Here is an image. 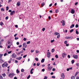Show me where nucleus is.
I'll use <instances>...</instances> for the list:
<instances>
[{"label": "nucleus", "mask_w": 79, "mask_h": 79, "mask_svg": "<svg viewBox=\"0 0 79 79\" xmlns=\"http://www.w3.org/2000/svg\"><path fill=\"white\" fill-rule=\"evenodd\" d=\"M8 64L6 63V62H4L2 64V67L4 68V67H7Z\"/></svg>", "instance_id": "1"}, {"label": "nucleus", "mask_w": 79, "mask_h": 79, "mask_svg": "<svg viewBox=\"0 0 79 79\" xmlns=\"http://www.w3.org/2000/svg\"><path fill=\"white\" fill-rule=\"evenodd\" d=\"M15 75V74L13 73H10L9 75V77H13Z\"/></svg>", "instance_id": "2"}, {"label": "nucleus", "mask_w": 79, "mask_h": 79, "mask_svg": "<svg viewBox=\"0 0 79 79\" xmlns=\"http://www.w3.org/2000/svg\"><path fill=\"white\" fill-rule=\"evenodd\" d=\"M11 56L12 58H16V55L15 53H12Z\"/></svg>", "instance_id": "3"}, {"label": "nucleus", "mask_w": 79, "mask_h": 79, "mask_svg": "<svg viewBox=\"0 0 79 79\" xmlns=\"http://www.w3.org/2000/svg\"><path fill=\"white\" fill-rule=\"evenodd\" d=\"M73 58H75V59H77V58H78V56H77V55H76L74 54L73 55Z\"/></svg>", "instance_id": "4"}, {"label": "nucleus", "mask_w": 79, "mask_h": 79, "mask_svg": "<svg viewBox=\"0 0 79 79\" xmlns=\"http://www.w3.org/2000/svg\"><path fill=\"white\" fill-rule=\"evenodd\" d=\"M61 77H62L63 79H64V73H61Z\"/></svg>", "instance_id": "5"}, {"label": "nucleus", "mask_w": 79, "mask_h": 79, "mask_svg": "<svg viewBox=\"0 0 79 79\" xmlns=\"http://www.w3.org/2000/svg\"><path fill=\"white\" fill-rule=\"evenodd\" d=\"M60 23H62V26H64L65 25V23L64 22V21L62 20V21H60Z\"/></svg>", "instance_id": "6"}, {"label": "nucleus", "mask_w": 79, "mask_h": 79, "mask_svg": "<svg viewBox=\"0 0 79 79\" xmlns=\"http://www.w3.org/2000/svg\"><path fill=\"white\" fill-rule=\"evenodd\" d=\"M27 47V45H26V43H24L23 44V47L24 48H26Z\"/></svg>", "instance_id": "7"}, {"label": "nucleus", "mask_w": 79, "mask_h": 79, "mask_svg": "<svg viewBox=\"0 0 79 79\" xmlns=\"http://www.w3.org/2000/svg\"><path fill=\"white\" fill-rule=\"evenodd\" d=\"M47 57H48V58H50V52H47Z\"/></svg>", "instance_id": "8"}, {"label": "nucleus", "mask_w": 79, "mask_h": 79, "mask_svg": "<svg viewBox=\"0 0 79 79\" xmlns=\"http://www.w3.org/2000/svg\"><path fill=\"white\" fill-rule=\"evenodd\" d=\"M71 13H72V14H74V13H75V11H74V10L72 9L71 11Z\"/></svg>", "instance_id": "9"}, {"label": "nucleus", "mask_w": 79, "mask_h": 79, "mask_svg": "<svg viewBox=\"0 0 79 79\" xmlns=\"http://www.w3.org/2000/svg\"><path fill=\"white\" fill-rule=\"evenodd\" d=\"M15 13V11H13L10 13V15L11 16H12V15H13V14Z\"/></svg>", "instance_id": "10"}, {"label": "nucleus", "mask_w": 79, "mask_h": 79, "mask_svg": "<svg viewBox=\"0 0 79 79\" xmlns=\"http://www.w3.org/2000/svg\"><path fill=\"white\" fill-rule=\"evenodd\" d=\"M65 55H66V53H63L62 55V56L63 58H64V57H65Z\"/></svg>", "instance_id": "11"}, {"label": "nucleus", "mask_w": 79, "mask_h": 79, "mask_svg": "<svg viewBox=\"0 0 79 79\" xmlns=\"http://www.w3.org/2000/svg\"><path fill=\"white\" fill-rule=\"evenodd\" d=\"M34 71V69L32 68L30 71V73L31 74H32L33 73V72L32 71Z\"/></svg>", "instance_id": "12"}, {"label": "nucleus", "mask_w": 79, "mask_h": 79, "mask_svg": "<svg viewBox=\"0 0 79 79\" xmlns=\"http://www.w3.org/2000/svg\"><path fill=\"white\" fill-rule=\"evenodd\" d=\"M16 59L17 60H21L22 59V57H17Z\"/></svg>", "instance_id": "13"}, {"label": "nucleus", "mask_w": 79, "mask_h": 79, "mask_svg": "<svg viewBox=\"0 0 79 79\" xmlns=\"http://www.w3.org/2000/svg\"><path fill=\"white\" fill-rule=\"evenodd\" d=\"M20 5V3L19 2H18L17 3V5L18 6H19Z\"/></svg>", "instance_id": "14"}, {"label": "nucleus", "mask_w": 79, "mask_h": 79, "mask_svg": "<svg viewBox=\"0 0 79 79\" xmlns=\"http://www.w3.org/2000/svg\"><path fill=\"white\" fill-rule=\"evenodd\" d=\"M48 71H51L52 70V69H51V67H48Z\"/></svg>", "instance_id": "15"}, {"label": "nucleus", "mask_w": 79, "mask_h": 79, "mask_svg": "<svg viewBox=\"0 0 79 79\" xmlns=\"http://www.w3.org/2000/svg\"><path fill=\"white\" fill-rule=\"evenodd\" d=\"M54 34L55 35H59V34H60V33L56 32L54 33Z\"/></svg>", "instance_id": "16"}, {"label": "nucleus", "mask_w": 79, "mask_h": 79, "mask_svg": "<svg viewBox=\"0 0 79 79\" xmlns=\"http://www.w3.org/2000/svg\"><path fill=\"white\" fill-rule=\"evenodd\" d=\"M45 61V59H42L41 60V63H44Z\"/></svg>", "instance_id": "17"}, {"label": "nucleus", "mask_w": 79, "mask_h": 79, "mask_svg": "<svg viewBox=\"0 0 79 79\" xmlns=\"http://www.w3.org/2000/svg\"><path fill=\"white\" fill-rule=\"evenodd\" d=\"M74 27V24H72L70 26V28H73V27Z\"/></svg>", "instance_id": "18"}, {"label": "nucleus", "mask_w": 79, "mask_h": 79, "mask_svg": "<svg viewBox=\"0 0 79 79\" xmlns=\"http://www.w3.org/2000/svg\"><path fill=\"white\" fill-rule=\"evenodd\" d=\"M73 39V36L69 37V39Z\"/></svg>", "instance_id": "19"}, {"label": "nucleus", "mask_w": 79, "mask_h": 79, "mask_svg": "<svg viewBox=\"0 0 79 79\" xmlns=\"http://www.w3.org/2000/svg\"><path fill=\"white\" fill-rule=\"evenodd\" d=\"M16 72L17 74H18V73H19V71L18 69H17L16 70Z\"/></svg>", "instance_id": "20"}, {"label": "nucleus", "mask_w": 79, "mask_h": 79, "mask_svg": "<svg viewBox=\"0 0 79 79\" xmlns=\"http://www.w3.org/2000/svg\"><path fill=\"white\" fill-rule=\"evenodd\" d=\"M76 34H79V32H78V31H77V29L76 30Z\"/></svg>", "instance_id": "21"}, {"label": "nucleus", "mask_w": 79, "mask_h": 79, "mask_svg": "<svg viewBox=\"0 0 79 79\" xmlns=\"http://www.w3.org/2000/svg\"><path fill=\"white\" fill-rule=\"evenodd\" d=\"M40 63H37V66H40Z\"/></svg>", "instance_id": "22"}, {"label": "nucleus", "mask_w": 79, "mask_h": 79, "mask_svg": "<svg viewBox=\"0 0 79 79\" xmlns=\"http://www.w3.org/2000/svg\"><path fill=\"white\" fill-rule=\"evenodd\" d=\"M8 44L9 45H10V46H11V43H10V41H8Z\"/></svg>", "instance_id": "23"}, {"label": "nucleus", "mask_w": 79, "mask_h": 79, "mask_svg": "<svg viewBox=\"0 0 79 79\" xmlns=\"http://www.w3.org/2000/svg\"><path fill=\"white\" fill-rule=\"evenodd\" d=\"M0 25L1 26H3V23L2 22H1L0 23Z\"/></svg>", "instance_id": "24"}, {"label": "nucleus", "mask_w": 79, "mask_h": 79, "mask_svg": "<svg viewBox=\"0 0 79 79\" xmlns=\"http://www.w3.org/2000/svg\"><path fill=\"white\" fill-rule=\"evenodd\" d=\"M54 52H55V50L53 49H52L51 50V52H52V53H53Z\"/></svg>", "instance_id": "25"}, {"label": "nucleus", "mask_w": 79, "mask_h": 79, "mask_svg": "<svg viewBox=\"0 0 79 79\" xmlns=\"http://www.w3.org/2000/svg\"><path fill=\"white\" fill-rule=\"evenodd\" d=\"M2 76L3 77H5V76H6V74L5 73H3L2 74Z\"/></svg>", "instance_id": "26"}, {"label": "nucleus", "mask_w": 79, "mask_h": 79, "mask_svg": "<svg viewBox=\"0 0 79 79\" xmlns=\"http://www.w3.org/2000/svg\"><path fill=\"white\" fill-rule=\"evenodd\" d=\"M60 34H59V35H58L57 37V39H59V38H60Z\"/></svg>", "instance_id": "27"}, {"label": "nucleus", "mask_w": 79, "mask_h": 79, "mask_svg": "<svg viewBox=\"0 0 79 79\" xmlns=\"http://www.w3.org/2000/svg\"><path fill=\"white\" fill-rule=\"evenodd\" d=\"M23 53V51H21V52H19V53L18 54L20 55V54H21V53Z\"/></svg>", "instance_id": "28"}, {"label": "nucleus", "mask_w": 79, "mask_h": 79, "mask_svg": "<svg viewBox=\"0 0 79 79\" xmlns=\"http://www.w3.org/2000/svg\"><path fill=\"white\" fill-rule=\"evenodd\" d=\"M75 27H76V28H77V27H79V25H78V24H77L76 25Z\"/></svg>", "instance_id": "29"}, {"label": "nucleus", "mask_w": 79, "mask_h": 79, "mask_svg": "<svg viewBox=\"0 0 79 79\" xmlns=\"http://www.w3.org/2000/svg\"><path fill=\"white\" fill-rule=\"evenodd\" d=\"M3 54H0V58H2V56H3Z\"/></svg>", "instance_id": "30"}, {"label": "nucleus", "mask_w": 79, "mask_h": 79, "mask_svg": "<svg viewBox=\"0 0 79 79\" xmlns=\"http://www.w3.org/2000/svg\"><path fill=\"white\" fill-rule=\"evenodd\" d=\"M45 4H44V2H43V3H42L41 4V6L43 7V6H44V5Z\"/></svg>", "instance_id": "31"}, {"label": "nucleus", "mask_w": 79, "mask_h": 79, "mask_svg": "<svg viewBox=\"0 0 79 79\" xmlns=\"http://www.w3.org/2000/svg\"><path fill=\"white\" fill-rule=\"evenodd\" d=\"M23 40H24V41H26V40H27V39H26V38H23Z\"/></svg>", "instance_id": "32"}, {"label": "nucleus", "mask_w": 79, "mask_h": 79, "mask_svg": "<svg viewBox=\"0 0 79 79\" xmlns=\"http://www.w3.org/2000/svg\"><path fill=\"white\" fill-rule=\"evenodd\" d=\"M1 10L2 11H5V9H3V8H2L1 9Z\"/></svg>", "instance_id": "33"}, {"label": "nucleus", "mask_w": 79, "mask_h": 79, "mask_svg": "<svg viewBox=\"0 0 79 79\" xmlns=\"http://www.w3.org/2000/svg\"><path fill=\"white\" fill-rule=\"evenodd\" d=\"M71 63L72 64H73L74 63V60H72L71 61Z\"/></svg>", "instance_id": "34"}, {"label": "nucleus", "mask_w": 79, "mask_h": 79, "mask_svg": "<svg viewBox=\"0 0 79 79\" xmlns=\"http://www.w3.org/2000/svg\"><path fill=\"white\" fill-rule=\"evenodd\" d=\"M30 43H31V41H28L27 42V44H30Z\"/></svg>", "instance_id": "35"}, {"label": "nucleus", "mask_w": 79, "mask_h": 79, "mask_svg": "<svg viewBox=\"0 0 79 79\" xmlns=\"http://www.w3.org/2000/svg\"><path fill=\"white\" fill-rule=\"evenodd\" d=\"M73 31H74V29H72L70 31V32H73Z\"/></svg>", "instance_id": "36"}, {"label": "nucleus", "mask_w": 79, "mask_h": 79, "mask_svg": "<svg viewBox=\"0 0 79 79\" xmlns=\"http://www.w3.org/2000/svg\"><path fill=\"white\" fill-rule=\"evenodd\" d=\"M35 52L36 53H39V51L36 50Z\"/></svg>", "instance_id": "37"}, {"label": "nucleus", "mask_w": 79, "mask_h": 79, "mask_svg": "<svg viewBox=\"0 0 79 79\" xmlns=\"http://www.w3.org/2000/svg\"><path fill=\"white\" fill-rule=\"evenodd\" d=\"M55 56L56 58H58V56L57 55H56Z\"/></svg>", "instance_id": "38"}, {"label": "nucleus", "mask_w": 79, "mask_h": 79, "mask_svg": "<svg viewBox=\"0 0 79 79\" xmlns=\"http://www.w3.org/2000/svg\"><path fill=\"white\" fill-rule=\"evenodd\" d=\"M9 7H8V6H7L6 7V10H9Z\"/></svg>", "instance_id": "39"}, {"label": "nucleus", "mask_w": 79, "mask_h": 79, "mask_svg": "<svg viewBox=\"0 0 79 79\" xmlns=\"http://www.w3.org/2000/svg\"><path fill=\"white\" fill-rule=\"evenodd\" d=\"M31 77V76L30 75H29L27 77V79H28L30 78V77Z\"/></svg>", "instance_id": "40"}, {"label": "nucleus", "mask_w": 79, "mask_h": 79, "mask_svg": "<svg viewBox=\"0 0 79 79\" xmlns=\"http://www.w3.org/2000/svg\"><path fill=\"white\" fill-rule=\"evenodd\" d=\"M45 30V28H43L42 29V31H44Z\"/></svg>", "instance_id": "41"}, {"label": "nucleus", "mask_w": 79, "mask_h": 79, "mask_svg": "<svg viewBox=\"0 0 79 79\" xmlns=\"http://www.w3.org/2000/svg\"><path fill=\"white\" fill-rule=\"evenodd\" d=\"M75 78L74 77V76H72L71 77V79H74Z\"/></svg>", "instance_id": "42"}, {"label": "nucleus", "mask_w": 79, "mask_h": 79, "mask_svg": "<svg viewBox=\"0 0 79 79\" xmlns=\"http://www.w3.org/2000/svg\"><path fill=\"white\" fill-rule=\"evenodd\" d=\"M35 59V60H36L37 61H38V60H39V59L37 58H36Z\"/></svg>", "instance_id": "43"}, {"label": "nucleus", "mask_w": 79, "mask_h": 79, "mask_svg": "<svg viewBox=\"0 0 79 79\" xmlns=\"http://www.w3.org/2000/svg\"><path fill=\"white\" fill-rule=\"evenodd\" d=\"M3 62H4V61H3V60L0 61V63H3Z\"/></svg>", "instance_id": "44"}, {"label": "nucleus", "mask_w": 79, "mask_h": 79, "mask_svg": "<svg viewBox=\"0 0 79 79\" xmlns=\"http://www.w3.org/2000/svg\"><path fill=\"white\" fill-rule=\"evenodd\" d=\"M24 70L23 69H21V72H22V73H23V72H24Z\"/></svg>", "instance_id": "45"}, {"label": "nucleus", "mask_w": 79, "mask_h": 79, "mask_svg": "<svg viewBox=\"0 0 79 79\" xmlns=\"http://www.w3.org/2000/svg\"><path fill=\"white\" fill-rule=\"evenodd\" d=\"M56 13H58V10L57 9L56 10Z\"/></svg>", "instance_id": "46"}, {"label": "nucleus", "mask_w": 79, "mask_h": 79, "mask_svg": "<svg viewBox=\"0 0 79 79\" xmlns=\"http://www.w3.org/2000/svg\"><path fill=\"white\" fill-rule=\"evenodd\" d=\"M42 72H44L45 71V69H42Z\"/></svg>", "instance_id": "47"}, {"label": "nucleus", "mask_w": 79, "mask_h": 79, "mask_svg": "<svg viewBox=\"0 0 79 79\" xmlns=\"http://www.w3.org/2000/svg\"><path fill=\"white\" fill-rule=\"evenodd\" d=\"M47 78H48V77H47L45 76L44 78V79H47Z\"/></svg>", "instance_id": "48"}, {"label": "nucleus", "mask_w": 79, "mask_h": 79, "mask_svg": "<svg viewBox=\"0 0 79 79\" xmlns=\"http://www.w3.org/2000/svg\"><path fill=\"white\" fill-rule=\"evenodd\" d=\"M0 79H3V77L2 76H0Z\"/></svg>", "instance_id": "49"}, {"label": "nucleus", "mask_w": 79, "mask_h": 79, "mask_svg": "<svg viewBox=\"0 0 79 79\" xmlns=\"http://www.w3.org/2000/svg\"><path fill=\"white\" fill-rule=\"evenodd\" d=\"M67 42H68V41H65L64 42V44H67Z\"/></svg>", "instance_id": "50"}, {"label": "nucleus", "mask_w": 79, "mask_h": 79, "mask_svg": "<svg viewBox=\"0 0 79 79\" xmlns=\"http://www.w3.org/2000/svg\"><path fill=\"white\" fill-rule=\"evenodd\" d=\"M76 65L77 66H79V63H77L76 64Z\"/></svg>", "instance_id": "51"}, {"label": "nucleus", "mask_w": 79, "mask_h": 79, "mask_svg": "<svg viewBox=\"0 0 79 79\" xmlns=\"http://www.w3.org/2000/svg\"><path fill=\"white\" fill-rule=\"evenodd\" d=\"M26 56H27V55H25V56H23V58H26Z\"/></svg>", "instance_id": "52"}, {"label": "nucleus", "mask_w": 79, "mask_h": 79, "mask_svg": "<svg viewBox=\"0 0 79 79\" xmlns=\"http://www.w3.org/2000/svg\"><path fill=\"white\" fill-rule=\"evenodd\" d=\"M11 53V51H10L8 52V54H10V53Z\"/></svg>", "instance_id": "53"}, {"label": "nucleus", "mask_w": 79, "mask_h": 79, "mask_svg": "<svg viewBox=\"0 0 79 79\" xmlns=\"http://www.w3.org/2000/svg\"><path fill=\"white\" fill-rule=\"evenodd\" d=\"M8 46L7 48H11V47H10V45H9V46Z\"/></svg>", "instance_id": "54"}, {"label": "nucleus", "mask_w": 79, "mask_h": 79, "mask_svg": "<svg viewBox=\"0 0 79 79\" xmlns=\"http://www.w3.org/2000/svg\"><path fill=\"white\" fill-rule=\"evenodd\" d=\"M18 37H15V40H18Z\"/></svg>", "instance_id": "55"}, {"label": "nucleus", "mask_w": 79, "mask_h": 79, "mask_svg": "<svg viewBox=\"0 0 79 79\" xmlns=\"http://www.w3.org/2000/svg\"><path fill=\"white\" fill-rule=\"evenodd\" d=\"M18 61H17V60H15V63H18Z\"/></svg>", "instance_id": "56"}, {"label": "nucleus", "mask_w": 79, "mask_h": 79, "mask_svg": "<svg viewBox=\"0 0 79 79\" xmlns=\"http://www.w3.org/2000/svg\"><path fill=\"white\" fill-rule=\"evenodd\" d=\"M68 58H70L71 57V56H70V55H68Z\"/></svg>", "instance_id": "57"}, {"label": "nucleus", "mask_w": 79, "mask_h": 79, "mask_svg": "<svg viewBox=\"0 0 79 79\" xmlns=\"http://www.w3.org/2000/svg\"><path fill=\"white\" fill-rule=\"evenodd\" d=\"M54 41H55L54 40H51V43H53V42H54Z\"/></svg>", "instance_id": "58"}, {"label": "nucleus", "mask_w": 79, "mask_h": 79, "mask_svg": "<svg viewBox=\"0 0 79 79\" xmlns=\"http://www.w3.org/2000/svg\"><path fill=\"white\" fill-rule=\"evenodd\" d=\"M77 4H78V2H76L75 3V5H77Z\"/></svg>", "instance_id": "59"}, {"label": "nucleus", "mask_w": 79, "mask_h": 79, "mask_svg": "<svg viewBox=\"0 0 79 79\" xmlns=\"http://www.w3.org/2000/svg\"><path fill=\"white\" fill-rule=\"evenodd\" d=\"M52 78H54V79H55V76H52Z\"/></svg>", "instance_id": "60"}, {"label": "nucleus", "mask_w": 79, "mask_h": 79, "mask_svg": "<svg viewBox=\"0 0 79 79\" xmlns=\"http://www.w3.org/2000/svg\"><path fill=\"white\" fill-rule=\"evenodd\" d=\"M34 50H32L31 51V53H33V52H34Z\"/></svg>", "instance_id": "61"}, {"label": "nucleus", "mask_w": 79, "mask_h": 79, "mask_svg": "<svg viewBox=\"0 0 79 79\" xmlns=\"http://www.w3.org/2000/svg\"><path fill=\"white\" fill-rule=\"evenodd\" d=\"M5 19H6V20L8 19V16L6 17L5 18Z\"/></svg>", "instance_id": "62"}, {"label": "nucleus", "mask_w": 79, "mask_h": 79, "mask_svg": "<svg viewBox=\"0 0 79 79\" xmlns=\"http://www.w3.org/2000/svg\"><path fill=\"white\" fill-rule=\"evenodd\" d=\"M6 55H7V54H6V53H5L4 54V56H6Z\"/></svg>", "instance_id": "63"}, {"label": "nucleus", "mask_w": 79, "mask_h": 79, "mask_svg": "<svg viewBox=\"0 0 79 79\" xmlns=\"http://www.w3.org/2000/svg\"><path fill=\"white\" fill-rule=\"evenodd\" d=\"M76 79H79V77H76Z\"/></svg>", "instance_id": "64"}]
</instances>
